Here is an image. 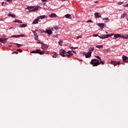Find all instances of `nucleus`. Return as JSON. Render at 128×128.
<instances>
[{
  "instance_id": "f257e3e1",
  "label": "nucleus",
  "mask_w": 128,
  "mask_h": 128,
  "mask_svg": "<svg viewBox=\"0 0 128 128\" xmlns=\"http://www.w3.org/2000/svg\"><path fill=\"white\" fill-rule=\"evenodd\" d=\"M60 56H63V58H64L66 56H68V58H70V56H72L74 54H72V51H68V52H66V51L61 49L60 50Z\"/></svg>"
},
{
  "instance_id": "f03ea898",
  "label": "nucleus",
  "mask_w": 128,
  "mask_h": 128,
  "mask_svg": "<svg viewBox=\"0 0 128 128\" xmlns=\"http://www.w3.org/2000/svg\"><path fill=\"white\" fill-rule=\"evenodd\" d=\"M90 64L93 66H100V61L98 59H92L90 62Z\"/></svg>"
},
{
  "instance_id": "7ed1b4c3",
  "label": "nucleus",
  "mask_w": 128,
  "mask_h": 128,
  "mask_svg": "<svg viewBox=\"0 0 128 128\" xmlns=\"http://www.w3.org/2000/svg\"><path fill=\"white\" fill-rule=\"evenodd\" d=\"M46 18V16H40L38 18H36L32 22V24H38V22H40V20H44Z\"/></svg>"
},
{
  "instance_id": "20e7f679",
  "label": "nucleus",
  "mask_w": 128,
  "mask_h": 128,
  "mask_svg": "<svg viewBox=\"0 0 128 128\" xmlns=\"http://www.w3.org/2000/svg\"><path fill=\"white\" fill-rule=\"evenodd\" d=\"M30 54H44L46 53V52H40V50H32L30 52Z\"/></svg>"
},
{
  "instance_id": "39448f33",
  "label": "nucleus",
  "mask_w": 128,
  "mask_h": 128,
  "mask_svg": "<svg viewBox=\"0 0 128 128\" xmlns=\"http://www.w3.org/2000/svg\"><path fill=\"white\" fill-rule=\"evenodd\" d=\"M114 36V34H108L106 35H101L100 36H98V38H102V40H104V38H110V36Z\"/></svg>"
},
{
  "instance_id": "423d86ee",
  "label": "nucleus",
  "mask_w": 128,
  "mask_h": 128,
  "mask_svg": "<svg viewBox=\"0 0 128 128\" xmlns=\"http://www.w3.org/2000/svg\"><path fill=\"white\" fill-rule=\"evenodd\" d=\"M38 32H40L41 33L45 32L46 34H48L49 35L52 34V31L50 30H46V31L39 30Z\"/></svg>"
},
{
  "instance_id": "0eeeda50",
  "label": "nucleus",
  "mask_w": 128,
  "mask_h": 128,
  "mask_svg": "<svg viewBox=\"0 0 128 128\" xmlns=\"http://www.w3.org/2000/svg\"><path fill=\"white\" fill-rule=\"evenodd\" d=\"M38 44H40L42 45V50H46V48H48V45L44 44L42 42H38Z\"/></svg>"
},
{
  "instance_id": "6e6552de",
  "label": "nucleus",
  "mask_w": 128,
  "mask_h": 128,
  "mask_svg": "<svg viewBox=\"0 0 128 128\" xmlns=\"http://www.w3.org/2000/svg\"><path fill=\"white\" fill-rule=\"evenodd\" d=\"M8 38H0V44H6L8 42Z\"/></svg>"
},
{
  "instance_id": "1a4fd4ad",
  "label": "nucleus",
  "mask_w": 128,
  "mask_h": 128,
  "mask_svg": "<svg viewBox=\"0 0 128 128\" xmlns=\"http://www.w3.org/2000/svg\"><path fill=\"white\" fill-rule=\"evenodd\" d=\"M111 64H114V66H120V62H116V61H111Z\"/></svg>"
},
{
  "instance_id": "9d476101",
  "label": "nucleus",
  "mask_w": 128,
  "mask_h": 128,
  "mask_svg": "<svg viewBox=\"0 0 128 128\" xmlns=\"http://www.w3.org/2000/svg\"><path fill=\"white\" fill-rule=\"evenodd\" d=\"M122 60H123V62H128V56H122Z\"/></svg>"
},
{
  "instance_id": "9b49d317",
  "label": "nucleus",
  "mask_w": 128,
  "mask_h": 128,
  "mask_svg": "<svg viewBox=\"0 0 128 128\" xmlns=\"http://www.w3.org/2000/svg\"><path fill=\"white\" fill-rule=\"evenodd\" d=\"M20 36H22V38H24V34H22L20 35H13L11 36V38H20Z\"/></svg>"
},
{
  "instance_id": "f8f14e48",
  "label": "nucleus",
  "mask_w": 128,
  "mask_h": 128,
  "mask_svg": "<svg viewBox=\"0 0 128 128\" xmlns=\"http://www.w3.org/2000/svg\"><path fill=\"white\" fill-rule=\"evenodd\" d=\"M92 52H88V54H86V58H90V57H91V56H92Z\"/></svg>"
},
{
  "instance_id": "ddd939ff",
  "label": "nucleus",
  "mask_w": 128,
  "mask_h": 128,
  "mask_svg": "<svg viewBox=\"0 0 128 128\" xmlns=\"http://www.w3.org/2000/svg\"><path fill=\"white\" fill-rule=\"evenodd\" d=\"M98 26H100V28H101V30H102L104 28V24H100L99 23L98 24Z\"/></svg>"
},
{
  "instance_id": "4468645a",
  "label": "nucleus",
  "mask_w": 128,
  "mask_h": 128,
  "mask_svg": "<svg viewBox=\"0 0 128 128\" xmlns=\"http://www.w3.org/2000/svg\"><path fill=\"white\" fill-rule=\"evenodd\" d=\"M122 38V35H120V34H116L114 36L113 39L115 40V38Z\"/></svg>"
},
{
  "instance_id": "2eb2a0df",
  "label": "nucleus",
  "mask_w": 128,
  "mask_h": 128,
  "mask_svg": "<svg viewBox=\"0 0 128 128\" xmlns=\"http://www.w3.org/2000/svg\"><path fill=\"white\" fill-rule=\"evenodd\" d=\"M121 38H126V40H128V35H122L121 36Z\"/></svg>"
},
{
  "instance_id": "dca6fc26",
  "label": "nucleus",
  "mask_w": 128,
  "mask_h": 128,
  "mask_svg": "<svg viewBox=\"0 0 128 128\" xmlns=\"http://www.w3.org/2000/svg\"><path fill=\"white\" fill-rule=\"evenodd\" d=\"M38 8H40V6H38L37 8H34V10H30L29 12H34V10H38Z\"/></svg>"
},
{
  "instance_id": "f3484780",
  "label": "nucleus",
  "mask_w": 128,
  "mask_h": 128,
  "mask_svg": "<svg viewBox=\"0 0 128 128\" xmlns=\"http://www.w3.org/2000/svg\"><path fill=\"white\" fill-rule=\"evenodd\" d=\"M88 50H89V52H94V47H90V48Z\"/></svg>"
},
{
  "instance_id": "a211bd4d",
  "label": "nucleus",
  "mask_w": 128,
  "mask_h": 128,
  "mask_svg": "<svg viewBox=\"0 0 128 128\" xmlns=\"http://www.w3.org/2000/svg\"><path fill=\"white\" fill-rule=\"evenodd\" d=\"M109 20L108 18H103V22H108Z\"/></svg>"
},
{
  "instance_id": "6ab92c4d",
  "label": "nucleus",
  "mask_w": 128,
  "mask_h": 128,
  "mask_svg": "<svg viewBox=\"0 0 128 128\" xmlns=\"http://www.w3.org/2000/svg\"><path fill=\"white\" fill-rule=\"evenodd\" d=\"M14 22H18V24H22V22L21 20H15L14 21Z\"/></svg>"
},
{
  "instance_id": "aec40b11",
  "label": "nucleus",
  "mask_w": 128,
  "mask_h": 128,
  "mask_svg": "<svg viewBox=\"0 0 128 128\" xmlns=\"http://www.w3.org/2000/svg\"><path fill=\"white\" fill-rule=\"evenodd\" d=\"M8 16H16V15L12 14V12H10L8 14Z\"/></svg>"
},
{
  "instance_id": "412c9836",
  "label": "nucleus",
  "mask_w": 128,
  "mask_h": 128,
  "mask_svg": "<svg viewBox=\"0 0 128 128\" xmlns=\"http://www.w3.org/2000/svg\"><path fill=\"white\" fill-rule=\"evenodd\" d=\"M97 48H102V45H97L96 46Z\"/></svg>"
},
{
  "instance_id": "4be33fe9",
  "label": "nucleus",
  "mask_w": 128,
  "mask_h": 128,
  "mask_svg": "<svg viewBox=\"0 0 128 128\" xmlns=\"http://www.w3.org/2000/svg\"><path fill=\"white\" fill-rule=\"evenodd\" d=\"M26 24H22V25H20V28H26Z\"/></svg>"
},
{
  "instance_id": "5701e85b",
  "label": "nucleus",
  "mask_w": 128,
  "mask_h": 128,
  "mask_svg": "<svg viewBox=\"0 0 128 128\" xmlns=\"http://www.w3.org/2000/svg\"><path fill=\"white\" fill-rule=\"evenodd\" d=\"M49 16H56V15L55 14H52Z\"/></svg>"
},
{
  "instance_id": "b1692460",
  "label": "nucleus",
  "mask_w": 128,
  "mask_h": 128,
  "mask_svg": "<svg viewBox=\"0 0 128 128\" xmlns=\"http://www.w3.org/2000/svg\"><path fill=\"white\" fill-rule=\"evenodd\" d=\"M62 42H62V40H60V42H58V44H60V46H62Z\"/></svg>"
},
{
  "instance_id": "393cba45",
  "label": "nucleus",
  "mask_w": 128,
  "mask_h": 128,
  "mask_svg": "<svg viewBox=\"0 0 128 128\" xmlns=\"http://www.w3.org/2000/svg\"><path fill=\"white\" fill-rule=\"evenodd\" d=\"M102 64L104 65V62L103 61H102V60H100V62H99V64Z\"/></svg>"
},
{
  "instance_id": "a878e982",
  "label": "nucleus",
  "mask_w": 128,
  "mask_h": 128,
  "mask_svg": "<svg viewBox=\"0 0 128 128\" xmlns=\"http://www.w3.org/2000/svg\"><path fill=\"white\" fill-rule=\"evenodd\" d=\"M95 58H98L99 60H102V58H100V57L99 56H95Z\"/></svg>"
},
{
  "instance_id": "bb28decb",
  "label": "nucleus",
  "mask_w": 128,
  "mask_h": 128,
  "mask_svg": "<svg viewBox=\"0 0 128 128\" xmlns=\"http://www.w3.org/2000/svg\"><path fill=\"white\" fill-rule=\"evenodd\" d=\"M128 16V14L126 13H124L121 16Z\"/></svg>"
},
{
  "instance_id": "cd10ccee",
  "label": "nucleus",
  "mask_w": 128,
  "mask_h": 128,
  "mask_svg": "<svg viewBox=\"0 0 128 128\" xmlns=\"http://www.w3.org/2000/svg\"><path fill=\"white\" fill-rule=\"evenodd\" d=\"M95 16H98V13L96 12L94 14Z\"/></svg>"
},
{
  "instance_id": "c85d7f7f",
  "label": "nucleus",
  "mask_w": 128,
  "mask_h": 128,
  "mask_svg": "<svg viewBox=\"0 0 128 128\" xmlns=\"http://www.w3.org/2000/svg\"><path fill=\"white\" fill-rule=\"evenodd\" d=\"M28 10H32V8H34V6H28Z\"/></svg>"
},
{
  "instance_id": "c756f323",
  "label": "nucleus",
  "mask_w": 128,
  "mask_h": 128,
  "mask_svg": "<svg viewBox=\"0 0 128 128\" xmlns=\"http://www.w3.org/2000/svg\"><path fill=\"white\" fill-rule=\"evenodd\" d=\"M17 52H22V50L21 49H18L17 50Z\"/></svg>"
},
{
  "instance_id": "7c9ffc66",
  "label": "nucleus",
  "mask_w": 128,
  "mask_h": 128,
  "mask_svg": "<svg viewBox=\"0 0 128 128\" xmlns=\"http://www.w3.org/2000/svg\"><path fill=\"white\" fill-rule=\"evenodd\" d=\"M34 36H36V37L38 36V34H37L36 32H34Z\"/></svg>"
},
{
  "instance_id": "2f4dec72",
  "label": "nucleus",
  "mask_w": 128,
  "mask_h": 128,
  "mask_svg": "<svg viewBox=\"0 0 128 128\" xmlns=\"http://www.w3.org/2000/svg\"><path fill=\"white\" fill-rule=\"evenodd\" d=\"M16 46H17V48H20V44H16Z\"/></svg>"
},
{
  "instance_id": "473e14b6",
  "label": "nucleus",
  "mask_w": 128,
  "mask_h": 128,
  "mask_svg": "<svg viewBox=\"0 0 128 128\" xmlns=\"http://www.w3.org/2000/svg\"><path fill=\"white\" fill-rule=\"evenodd\" d=\"M54 29L55 30H58V26L55 27V28H54Z\"/></svg>"
},
{
  "instance_id": "72a5a7b5",
  "label": "nucleus",
  "mask_w": 128,
  "mask_h": 128,
  "mask_svg": "<svg viewBox=\"0 0 128 128\" xmlns=\"http://www.w3.org/2000/svg\"><path fill=\"white\" fill-rule=\"evenodd\" d=\"M104 52H106V54H108V50H104Z\"/></svg>"
},
{
  "instance_id": "f704fd0d",
  "label": "nucleus",
  "mask_w": 128,
  "mask_h": 128,
  "mask_svg": "<svg viewBox=\"0 0 128 128\" xmlns=\"http://www.w3.org/2000/svg\"><path fill=\"white\" fill-rule=\"evenodd\" d=\"M12 54H18V52L14 51Z\"/></svg>"
},
{
  "instance_id": "c9c22d12",
  "label": "nucleus",
  "mask_w": 128,
  "mask_h": 128,
  "mask_svg": "<svg viewBox=\"0 0 128 128\" xmlns=\"http://www.w3.org/2000/svg\"><path fill=\"white\" fill-rule=\"evenodd\" d=\"M82 36H77V40H78V38H82Z\"/></svg>"
},
{
  "instance_id": "e433bc0d",
  "label": "nucleus",
  "mask_w": 128,
  "mask_h": 128,
  "mask_svg": "<svg viewBox=\"0 0 128 128\" xmlns=\"http://www.w3.org/2000/svg\"><path fill=\"white\" fill-rule=\"evenodd\" d=\"M87 22H92V21L90 20H89L87 21Z\"/></svg>"
},
{
  "instance_id": "4c0bfd02",
  "label": "nucleus",
  "mask_w": 128,
  "mask_h": 128,
  "mask_svg": "<svg viewBox=\"0 0 128 128\" xmlns=\"http://www.w3.org/2000/svg\"><path fill=\"white\" fill-rule=\"evenodd\" d=\"M93 36H98V34H94Z\"/></svg>"
},
{
  "instance_id": "58836bf2",
  "label": "nucleus",
  "mask_w": 128,
  "mask_h": 128,
  "mask_svg": "<svg viewBox=\"0 0 128 128\" xmlns=\"http://www.w3.org/2000/svg\"><path fill=\"white\" fill-rule=\"evenodd\" d=\"M70 48H72V50H76V48H78V47L76 48L70 47Z\"/></svg>"
},
{
  "instance_id": "ea45409f",
  "label": "nucleus",
  "mask_w": 128,
  "mask_h": 128,
  "mask_svg": "<svg viewBox=\"0 0 128 128\" xmlns=\"http://www.w3.org/2000/svg\"><path fill=\"white\" fill-rule=\"evenodd\" d=\"M2 6H6V3L2 2Z\"/></svg>"
},
{
  "instance_id": "a19ab883",
  "label": "nucleus",
  "mask_w": 128,
  "mask_h": 128,
  "mask_svg": "<svg viewBox=\"0 0 128 128\" xmlns=\"http://www.w3.org/2000/svg\"><path fill=\"white\" fill-rule=\"evenodd\" d=\"M72 15L70 14H67L66 15H65V16H70Z\"/></svg>"
},
{
  "instance_id": "79ce46f5",
  "label": "nucleus",
  "mask_w": 128,
  "mask_h": 128,
  "mask_svg": "<svg viewBox=\"0 0 128 128\" xmlns=\"http://www.w3.org/2000/svg\"><path fill=\"white\" fill-rule=\"evenodd\" d=\"M34 40H38V36L34 38Z\"/></svg>"
},
{
  "instance_id": "37998d69",
  "label": "nucleus",
  "mask_w": 128,
  "mask_h": 128,
  "mask_svg": "<svg viewBox=\"0 0 128 128\" xmlns=\"http://www.w3.org/2000/svg\"><path fill=\"white\" fill-rule=\"evenodd\" d=\"M66 18H70L71 19L72 18V17H70V16H66Z\"/></svg>"
},
{
  "instance_id": "c03bdc74",
  "label": "nucleus",
  "mask_w": 128,
  "mask_h": 128,
  "mask_svg": "<svg viewBox=\"0 0 128 128\" xmlns=\"http://www.w3.org/2000/svg\"><path fill=\"white\" fill-rule=\"evenodd\" d=\"M7 2H12V0H7Z\"/></svg>"
},
{
  "instance_id": "a18cd8bd",
  "label": "nucleus",
  "mask_w": 128,
  "mask_h": 128,
  "mask_svg": "<svg viewBox=\"0 0 128 128\" xmlns=\"http://www.w3.org/2000/svg\"><path fill=\"white\" fill-rule=\"evenodd\" d=\"M124 4V2H119L118 4Z\"/></svg>"
},
{
  "instance_id": "49530a36",
  "label": "nucleus",
  "mask_w": 128,
  "mask_h": 128,
  "mask_svg": "<svg viewBox=\"0 0 128 128\" xmlns=\"http://www.w3.org/2000/svg\"><path fill=\"white\" fill-rule=\"evenodd\" d=\"M48 0H42V2H47Z\"/></svg>"
},
{
  "instance_id": "de8ad7c7",
  "label": "nucleus",
  "mask_w": 128,
  "mask_h": 128,
  "mask_svg": "<svg viewBox=\"0 0 128 128\" xmlns=\"http://www.w3.org/2000/svg\"><path fill=\"white\" fill-rule=\"evenodd\" d=\"M72 52L74 53V54H76V52H75V51H72Z\"/></svg>"
},
{
  "instance_id": "09e8293b",
  "label": "nucleus",
  "mask_w": 128,
  "mask_h": 128,
  "mask_svg": "<svg viewBox=\"0 0 128 128\" xmlns=\"http://www.w3.org/2000/svg\"><path fill=\"white\" fill-rule=\"evenodd\" d=\"M120 64H124V63H120Z\"/></svg>"
},
{
  "instance_id": "8fccbe9b",
  "label": "nucleus",
  "mask_w": 128,
  "mask_h": 128,
  "mask_svg": "<svg viewBox=\"0 0 128 128\" xmlns=\"http://www.w3.org/2000/svg\"><path fill=\"white\" fill-rule=\"evenodd\" d=\"M96 2V3L98 2V1H96V2Z\"/></svg>"
},
{
  "instance_id": "3c124183",
  "label": "nucleus",
  "mask_w": 128,
  "mask_h": 128,
  "mask_svg": "<svg viewBox=\"0 0 128 128\" xmlns=\"http://www.w3.org/2000/svg\"><path fill=\"white\" fill-rule=\"evenodd\" d=\"M52 30H54V28H51Z\"/></svg>"
},
{
  "instance_id": "603ef678",
  "label": "nucleus",
  "mask_w": 128,
  "mask_h": 128,
  "mask_svg": "<svg viewBox=\"0 0 128 128\" xmlns=\"http://www.w3.org/2000/svg\"><path fill=\"white\" fill-rule=\"evenodd\" d=\"M46 16L44 15V16Z\"/></svg>"
},
{
  "instance_id": "864d4df0",
  "label": "nucleus",
  "mask_w": 128,
  "mask_h": 128,
  "mask_svg": "<svg viewBox=\"0 0 128 128\" xmlns=\"http://www.w3.org/2000/svg\"><path fill=\"white\" fill-rule=\"evenodd\" d=\"M36 32H38V30H36Z\"/></svg>"
},
{
  "instance_id": "5fc2aeb1",
  "label": "nucleus",
  "mask_w": 128,
  "mask_h": 128,
  "mask_svg": "<svg viewBox=\"0 0 128 128\" xmlns=\"http://www.w3.org/2000/svg\"><path fill=\"white\" fill-rule=\"evenodd\" d=\"M38 42H37V44H38ZM38 44H40V43H38Z\"/></svg>"
},
{
  "instance_id": "6e6d98bb",
  "label": "nucleus",
  "mask_w": 128,
  "mask_h": 128,
  "mask_svg": "<svg viewBox=\"0 0 128 128\" xmlns=\"http://www.w3.org/2000/svg\"><path fill=\"white\" fill-rule=\"evenodd\" d=\"M53 58H56L54 56H53Z\"/></svg>"
},
{
  "instance_id": "4d7b16f0",
  "label": "nucleus",
  "mask_w": 128,
  "mask_h": 128,
  "mask_svg": "<svg viewBox=\"0 0 128 128\" xmlns=\"http://www.w3.org/2000/svg\"><path fill=\"white\" fill-rule=\"evenodd\" d=\"M126 6H128V4H127L126 5Z\"/></svg>"
},
{
  "instance_id": "13d9d810",
  "label": "nucleus",
  "mask_w": 128,
  "mask_h": 128,
  "mask_svg": "<svg viewBox=\"0 0 128 128\" xmlns=\"http://www.w3.org/2000/svg\"><path fill=\"white\" fill-rule=\"evenodd\" d=\"M106 34H108V32H106Z\"/></svg>"
},
{
  "instance_id": "bf43d9fd",
  "label": "nucleus",
  "mask_w": 128,
  "mask_h": 128,
  "mask_svg": "<svg viewBox=\"0 0 128 128\" xmlns=\"http://www.w3.org/2000/svg\"><path fill=\"white\" fill-rule=\"evenodd\" d=\"M96 18H100V16H97Z\"/></svg>"
},
{
  "instance_id": "052dcab7",
  "label": "nucleus",
  "mask_w": 128,
  "mask_h": 128,
  "mask_svg": "<svg viewBox=\"0 0 128 128\" xmlns=\"http://www.w3.org/2000/svg\"><path fill=\"white\" fill-rule=\"evenodd\" d=\"M51 18H54V16H51Z\"/></svg>"
},
{
  "instance_id": "680f3d73",
  "label": "nucleus",
  "mask_w": 128,
  "mask_h": 128,
  "mask_svg": "<svg viewBox=\"0 0 128 128\" xmlns=\"http://www.w3.org/2000/svg\"><path fill=\"white\" fill-rule=\"evenodd\" d=\"M127 20L128 21V18L127 19Z\"/></svg>"
}]
</instances>
